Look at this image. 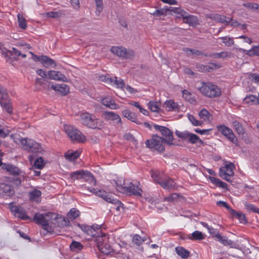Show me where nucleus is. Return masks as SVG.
Returning a JSON list of instances; mask_svg holds the SVG:
<instances>
[{
  "label": "nucleus",
  "instance_id": "nucleus-1",
  "mask_svg": "<svg viewBox=\"0 0 259 259\" xmlns=\"http://www.w3.org/2000/svg\"><path fill=\"white\" fill-rule=\"evenodd\" d=\"M80 123L88 128L93 130H102L105 125L103 120L97 118L94 114L82 112L79 114Z\"/></svg>",
  "mask_w": 259,
  "mask_h": 259
},
{
  "label": "nucleus",
  "instance_id": "nucleus-2",
  "mask_svg": "<svg viewBox=\"0 0 259 259\" xmlns=\"http://www.w3.org/2000/svg\"><path fill=\"white\" fill-rule=\"evenodd\" d=\"M56 220L57 215L52 212H48L44 214L37 213L33 217V220L38 224L40 225L42 228L48 232L52 231V227L49 225L51 219Z\"/></svg>",
  "mask_w": 259,
  "mask_h": 259
},
{
  "label": "nucleus",
  "instance_id": "nucleus-3",
  "mask_svg": "<svg viewBox=\"0 0 259 259\" xmlns=\"http://www.w3.org/2000/svg\"><path fill=\"white\" fill-rule=\"evenodd\" d=\"M198 89L203 95L210 98L219 97L222 94L221 89L210 82H202L201 86Z\"/></svg>",
  "mask_w": 259,
  "mask_h": 259
},
{
  "label": "nucleus",
  "instance_id": "nucleus-4",
  "mask_svg": "<svg viewBox=\"0 0 259 259\" xmlns=\"http://www.w3.org/2000/svg\"><path fill=\"white\" fill-rule=\"evenodd\" d=\"M151 177L155 183L159 184L162 188L165 190H173L176 186V183L172 179L162 174L151 172Z\"/></svg>",
  "mask_w": 259,
  "mask_h": 259
},
{
  "label": "nucleus",
  "instance_id": "nucleus-5",
  "mask_svg": "<svg viewBox=\"0 0 259 259\" xmlns=\"http://www.w3.org/2000/svg\"><path fill=\"white\" fill-rule=\"evenodd\" d=\"M64 130L72 141H76L78 143H83L85 141V136L76 127L71 125H64Z\"/></svg>",
  "mask_w": 259,
  "mask_h": 259
},
{
  "label": "nucleus",
  "instance_id": "nucleus-6",
  "mask_svg": "<svg viewBox=\"0 0 259 259\" xmlns=\"http://www.w3.org/2000/svg\"><path fill=\"white\" fill-rule=\"evenodd\" d=\"M164 143H165L164 138L158 136L157 135H154L152 136L151 139L147 140L145 144L147 147L161 153L165 150Z\"/></svg>",
  "mask_w": 259,
  "mask_h": 259
},
{
  "label": "nucleus",
  "instance_id": "nucleus-7",
  "mask_svg": "<svg viewBox=\"0 0 259 259\" xmlns=\"http://www.w3.org/2000/svg\"><path fill=\"white\" fill-rule=\"evenodd\" d=\"M20 142L24 149L28 152L41 153L42 151L41 145L32 139H22Z\"/></svg>",
  "mask_w": 259,
  "mask_h": 259
},
{
  "label": "nucleus",
  "instance_id": "nucleus-8",
  "mask_svg": "<svg viewBox=\"0 0 259 259\" xmlns=\"http://www.w3.org/2000/svg\"><path fill=\"white\" fill-rule=\"evenodd\" d=\"M110 51L118 57L126 59H131L135 55L133 50H127L122 47H112Z\"/></svg>",
  "mask_w": 259,
  "mask_h": 259
},
{
  "label": "nucleus",
  "instance_id": "nucleus-9",
  "mask_svg": "<svg viewBox=\"0 0 259 259\" xmlns=\"http://www.w3.org/2000/svg\"><path fill=\"white\" fill-rule=\"evenodd\" d=\"M218 131L220 132L223 135L226 137L232 143L238 146L239 142L237 138L236 137L231 129L226 126L224 124H222L217 126Z\"/></svg>",
  "mask_w": 259,
  "mask_h": 259
},
{
  "label": "nucleus",
  "instance_id": "nucleus-10",
  "mask_svg": "<svg viewBox=\"0 0 259 259\" xmlns=\"http://www.w3.org/2000/svg\"><path fill=\"white\" fill-rule=\"evenodd\" d=\"M153 126L155 130L159 131L162 136L165 137L164 141L168 145L172 144L173 133L168 128L157 124H154Z\"/></svg>",
  "mask_w": 259,
  "mask_h": 259
},
{
  "label": "nucleus",
  "instance_id": "nucleus-11",
  "mask_svg": "<svg viewBox=\"0 0 259 259\" xmlns=\"http://www.w3.org/2000/svg\"><path fill=\"white\" fill-rule=\"evenodd\" d=\"M78 226L84 232L91 237H95L101 235V233L99 232V230H101V225L95 224L91 226L78 224Z\"/></svg>",
  "mask_w": 259,
  "mask_h": 259
},
{
  "label": "nucleus",
  "instance_id": "nucleus-12",
  "mask_svg": "<svg viewBox=\"0 0 259 259\" xmlns=\"http://www.w3.org/2000/svg\"><path fill=\"white\" fill-rule=\"evenodd\" d=\"M78 226L84 232L91 237H95L101 235V233L99 232V230H101V225L95 224L91 226L78 224Z\"/></svg>",
  "mask_w": 259,
  "mask_h": 259
},
{
  "label": "nucleus",
  "instance_id": "nucleus-13",
  "mask_svg": "<svg viewBox=\"0 0 259 259\" xmlns=\"http://www.w3.org/2000/svg\"><path fill=\"white\" fill-rule=\"evenodd\" d=\"M78 226L84 232L91 237H95L101 235V233L99 232V230H101V225L95 224L91 226L78 224Z\"/></svg>",
  "mask_w": 259,
  "mask_h": 259
},
{
  "label": "nucleus",
  "instance_id": "nucleus-14",
  "mask_svg": "<svg viewBox=\"0 0 259 259\" xmlns=\"http://www.w3.org/2000/svg\"><path fill=\"white\" fill-rule=\"evenodd\" d=\"M30 53L31 54L32 59L34 61L40 62L42 65L46 68H48L49 66H51L53 65H54V66L56 65L55 61L47 56H37L31 52H30Z\"/></svg>",
  "mask_w": 259,
  "mask_h": 259
},
{
  "label": "nucleus",
  "instance_id": "nucleus-15",
  "mask_svg": "<svg viewBox=\"0 0 259 259\" xmlns=\"http://www.w3.org/2000/svg\"><path fill=\"white\" fill-rule=\"evenodd\" d=\"M15 194V190L12 185L4 183H0V195L2 197H11Z\"/></svg>",
  "mask_w": 259,
  "mask_h": 259
},
{
  "label": "nucleus",
  "instance_id": "nucleus-16",
  "mask_svg": "<svg viewBox=\"0 0 259 259\" xmlns=\"http://www.w3.org/2000/svg\"><path fill=\"white\" fill-rule=\"evenodd\" d=\"M139 183L136 182V184H133L132 182H130L127 184L126 188L127 190L125 193L130 195H133L137 196H141L142 190L141 188H139L138 184Z\"/></svg>",
  "mask_w": 259,
  "mask_h": 259
},
{
  "label": "nucleus",
  "instance_id": "nucleus-17",
  "mask_svg": "<svg viewBox=\"0 0 259 259\" xmlns=\"http://www.w3.org/2000/svg\"><path fill=\"white\" fill-rule=\"evenodd\" d=\"M215 240L224 246H229L232 248H236V244L233 241L228 239L226 236H222L220 234H217Z\"/></svg>",
  "mask_w": 259,
  "mask_h": 259
},
{
  "label": "nucleus",
  "instance_id": "nucleus-18",
  "mask_svg": "<svg viewBox=\"0 0 259 259\" xmlns=\"http://www.w3.org/2000/svg\"><path fill=\"white\" fill-rule=\"evenodd\" d=\"M103 117L106 121L108 120H117V123L121 124V120L118 114L111 111H104L103 113Z\"/></svg>",
  "mask_w": 259,
  "mask_h": 259
},
{
  "label": "nucleus",
  "instance_id": "nucleus-19",
  "mask_svg": "<svg viewBox=\"0 0 259 259\" xmlns=\"http://www.w3.org/2000/svg\"><path fill=\"white\" fill-rule=\"evenodd\" d=\"M48 75L50 79L63 82L67 81V79L66 76L59 71L54 70L49 71L48 72Z\"/></svg>",
  "mask_w": 259,
  "mask_h": 259
},
{
  "label": "nucleus",
  "instance_id": "nucleus-20",
  "mask_svg": "<svg viewBox=\"0 0 259 259\" xmlns=\"http://www.w3.org/2000/svg\"><path fill=\"white\" fill-rule=\"evenodd\" d=\"M2 169L6 170L10 175L14 176L19 175L22 172L21 169H20L18 167L10 163H4Z\"/></svg>",
  "mask_w": 259,
  "mask_h": 259
},
{
  "label": "nucleus",
  "instance_id": "nucleus-21",
  "mask_svg": "<svg viewBox=\"0 0 259 259\" xmlns=\"http://www.w3.org/2000/svg\"><path fill=\"white\" fill-rule=\"evenodd\" d=\"M123 116L131 121L136 123L138 124H141L142 123L137 119L136 114L129 110H124L122 112Z\"/></svg>",
  "mask_w": 259,
  "mask_h": 259
},
{
  "label": "nucleus",
  "instance_id": "nucleus-22",
  "mask_svg": "<svg viewBox=\"0 0 259 259\" xmlns=\"http://www.w3.org/2000/svg\"><path fill=\"white\" fill-rule=\"evenodd\" d=\"M182 17L184 19V22L189 25L195 26L198 24V20L196 16L188 15L187 13L186 14H184Z\"/></svg>",
  "mask_w": 259,
  "mask_h": 259
},
{
  "label": "nucleus",
  "instance_id": "nucleus-23",
  "mask_svg": "<svg viewBox=\"0 0 259 259\" xmlns=\"http://www.w3.org/2000/svg\"><path fill=\"white\" fill-rule=\"evenodd\" d=\"M102 103L104 106L112 109H116L119 107L118 105L115 103V101L109 97L103 98L102 100Z\"/></svg>",
  "mask_w": 259,
  "mask_h": 259
},
{
  "label": "nucleus",
  "instance_id": "nucleus-24",
  "mask_svg": "<svg viewBox=\"0 0 259 259\" xmlns=\"http://www.w3.org/2000/svg\"><path fill=\"white\" fill-rule=\"evenodd\" d=\"M116 189L120 193H125L127 189L126 186L127 183L122 179H117L114 181Z\"/></svg>",
  "mask_w": 259,
  "mask_h": 259
},
{
  "label": "nucleus",
  "instance_id": "nucleus-25",
  "mask_svg": "<svg viewBox=\"0 0 259 259\" xmlns=\"http://www.w3.org/2000/svg\"><path fill=\"white\" fill-rule=\"evenodd\" d=\"M50 85H51V88L52 89L59 92L63 94H66L67 92L68 91L69 88L67 85L65 84H62L61 85L58 84H51L50 83L48 85V87H49Z\"/></svg>",
  "mask_w": 259,
  "mask_h": 259
},
{
  "label": "nucleus",
  "instance_id": "nucleus-26",
  "mask_svg": "<svg viewBox=\"0 0 259 259\" xmlns=\"http://www.w3.org/2000/svg\"><path fill=\"white\" fill-rule=\"evenodd\" d=\"M13 211L16 214H18V217L23 220H30L31 218L26 214L25 210L18 206H15Z\"/></svg>",
  "mask_w": 259,
  "mask_h": 259
},
{
  "label": "nucleus",
  "instance_id": "nucleus-27",
  "mask_svg": "<svg viewBox=\"0 0 259 259\" xmlns=\"http://www.w3.org/2000/svg\"><path fill=\"white\" fill-rule=\"evenodd\" d=\"M227 173L226 177H224V180L228 182H232V177L234 175L233 169L235 168V165L232 162L227 164Z\"/></svg>",
  "mask_w": 259,
  "mask_h": 259
},
{
  "label": "nucleus",
  "instance_id": "nucleus-28",
  "mask_svg": "<svg viewBox=\"0 0 259 259\" xmlns=\"http://www.w3.org/2000/svg\"><path fill=\"white\" fill-rule=\"evenodd\" d=\"M99 232L101 233V235H99V236L95 237V241L98 248H100L107 241L105 233H103L101 229L99 230Z\"/></svg>",
  "mask_w": 259,
  "mask_h": 259
},
{
  "label": "nucleus",
  "instance_id": "nucleus-29",
  "mask_svg": "<svg viewBox=\"0 0 259 259\" xmlns=\"http://www.w3.org/2000/svg\"><path fill=\"white\" fill-rule=\"evenodd\" d=\"M211 18H213L219 23L224 24L226 26H228L230 24V21H228L229 18V17H227L226 16L221 15L219 14L213 15V17H211Z\"/></svg>",
  "mask_w": 259,
  "mask_h": 259
},
{
  "label": "nucleus",
  "instance_id": "nucleus-30",
  "mask_svg": "<svg viewBox=\"0 0 259 259\" xmlns=\"http://www.w3.org/2000/svg\"><path fill=\"white\" fill-rule=\"evenodd\" d=\"M230 212L232 215V217L239 220L240 223H246L245 215L244 213L241 212L240 211H236V210L233 209H231V211Z\"/></svg>",
  "mask_w": 259,
  "mask_h": 259
},
{
  "label": "nucleus",
  "instance_id": "nucleus-31",
  "mask_svg": "<svg viewBox=\"0 0 259 259\" xmlns=\"http://www.w3.org/2000/svg\"><path fill=\"white\" fill-rule=\"evenodd\" d=\"M211 66L198 64L196 66V68L198 71L200 72H209L210 70L213 69L216 67H219V66L213 63H211Z\"/></svg>",
  "mask_w": 259,
  "mask_h": 259
},
{
  "label": "nucleus",
  "instance_id": "nucleus-32",
  "mask_svg": "<svg viewBox=\"0 0 259 259\" xmlns=\"http://www.w3.org/2000/svg\"><path fill=\"white\" fill-rule=\"evenodd\" d=\"M175 250L177 254L183 258H187L190 256V252L183 247L178 246Z\"/></svg>",
  "mask_w": 259,
  "mask_h": 259
},
{
  "label": "nucleus",
  "instance_id": "nucleus-33",
  "mask_svg": "<svg viewBox=\"0 0 259 259\" xmlns=\"http://www.w3.org/2000/svg\"><path fill=\"white\" fill-rule=\"evenodd\" d=\"M240 50L249 56L251 57L255 56L259 57V46H253L249 50H246L243 49H241Z\"/></svg>",
  "mask_w": 259,
  "mask_h": 259
},
{
  "label": "nucleus",
  "instance_id": "nucleus-34",
  "mask_svg": "<svg viewBox=\"0 0 259 259\" xmlns=\"http://www.w3.org/2000/svg\"><path fill=\"white\" fill-rule=\"evenodd\" d=\"M165 109L167 111H176L178 109V105L171 100L166 101L164 104Z\"/></svg>",
  "mask_w": 259,
  "mask_h": 259
},
{
  "label": "nucleus",
  "instance_id": "nucleus-35",
  "mask_svg": "<svg viewBox=\"0 0 259 259\" xmlns=\"http://www.w3.org/2000/svg\"><path fill=\"white\" fill-rule=\"evenodd\" d=\"M84 181L90 183V184H96V180L93 175L89 171L84 170L82 179Z\"/></svg>",
  "mask_w": 259,
  "mask_h": 259
},
{
  "label": "nucleus",
  "instance_id": "nucleus-36",
  "mask_svg": "<svg viewBox=\"0 0 259 259\" xmlns=\"http://www.w3.org/2000/svg\"><path fill=\"white\" fill-rule=\"evenodd\" d=\"M188 238L191 240H201L205 238V235L200 231H195L189 235Z\"/></svg>",
  "mask_w": 259,
  "mask_h": 259
},
{
  "label": "nucleus",
  "instance_id": "nucleus-37",
  "mask_svg": "<svg viewBox=\"0 0 259 259\" xmlns=\"http://www.w3.org/2000/svg\"><path fill=\"white\" fill-rule=\"evenodd\" d=\"M209 179L211 182L215 185L216 186L224 189H227V184L221 181L220 179L214 177H210Z\"/></svg>",
  "mask_w": 259,
  "mask_h": 259
},
{
  "label": "nucleus",
  "instance_id": "nucleus-38",
  "mask_svg": "<svg viewBox=\"0 0 259 259\" xmlns=\"http://www.w3.org/2000/svg\"><path fill=\"white\" fill-rule=\"evenodd\" d=\"M96 195L102 198L107 202H109L111 201L112 197L109 196L107 192L103 190L99 189L96 193Z\"/></svg>",
  "mask_w": 259,
  "mask_h": 259
},
{
  "label": "nucleus",
  "instance_id": "nucleus-39",
  "mask_svg": "<svg viewBox=\"0 0 259 259\" xmlns=\"http://www.w3.org/2000/svg\"><path fill=\"white\" fill-rule=\"evenodd\" d=\"M80 215L79 211L75 208H71L68 212L67 217L68 219L70 220H74Z\"/></svg>",
  "mask_w": 259,
  "mask_h": 259
},
{
  "label": "nucleus",
  "instance_id": "nucleus-40",
  "mask_svg": "<svg viewBox=\"0 0 259 259\" xmlns=\"http://www.w3.org/2000/svg\"><path fill=\"white\" fill-rule=\"evenodd\" d=\"M183 98L191 104H193L196 102L194 97H193L192 94L187 90H184L182 91Z\"/></svg>",
  "mask_w": 259,
  "mask_h": 259
},
{
  "label": "nucleus",
  "instance_id": "nucleus-41",
  "mask_svg": "<svg viewBox=\"0 0 259 259\" xmlns=\"http://www.w3.org/2000/svg\"><path fill=\"white\" fill-rule=\"evenodd\" d=\"M83 171L84 170H80L71 172L69 174L70 178L73 181L82 179Z\"/></svg>",
  "mask_w": 259,
  "mask_h": 259
},
{
  "label": "nucleus",
  "instance_id": "nucleus-42",
  "mask_svg": "<svg viewBox=\"0 0 259 259\" xmlns=\"http://www.w3.org/2000/svg\"><path fill=\"white\" fill-rule=\"evenodd\" d=\"M0 104L3 109L5 110L9 114H11L12 113L13 109L9 99L0 103Z\"/></svg>",
  "mask_w": 259,
  "mask_h": 259
},
{
  "label": "nucleus",
  "instance_id": "nucleus-43",
  "mask_svg": "<svg viewBox=\"0 0 259 259\" xmlns=\"http://www.w3.org/2000/svg\"><path fill=\"white\" fill-rule=\"evenodd\" d=\"M167 12H171L174 13L178 14L179 16H178V17H182V16H183L184 14H186L187 12H185L184 10L181 9L180 8H175V7H167Z\"/></svg>",
  "mask_w": 259,
  "mask_h": 259
},
{
  "label": "nucleus",
  "instance_id": "nucleus-44",
  "mask_svg": "<svg viewBox=\"0 0 259 259\" xmlns=\"http://www.w3.org/2000/svg\"><path fill=\"white\" fill-rule=\"evenodd\" d=\"M70 248L71 251L78 252L83 248V245L79 242L73 241L70 245Z\"/></svg>",
  "mask_w": 259,
  "mask_h": 259
},
{
  "label": "nucleus",
  "instance_id": "nucleus-45",
  "mask_svg": "<svg viewBox=\"0 0 259 259\" xmlns=\"http://www.w3.org/2000/svg\"><path fill=\"white\" fill-rule=\"evenodd\" d=\"M109 202L113 204L114 206L112 208L115 209L117 211H119L120 209H123L124 208L123 204L119 200L112 198L111 201Z\"/></svg>",
  "mask_w": 259,
  "mask_h": 259
},
{
  "label": "nucleus",
  "instance_id": "nucleus-46",
  "mask_svg": "<svg viewBox=\"0 0 259 259\" xmlns=\"http://www.w3.org/2000/svg\"><path fill=\"white\" fill-rule=\"evenodd\" d=\"M187 140L189 143L191 144H195L196 143H203V141L198 136L192 133H190Z\"/></svg>",
  "mask_w": 259,
  "mask_h": 259
},
{
  "label": "nucleus",
  "instance_id": "nucleus-47",
  "mask_svg": "<svg viewBox=\"0 0 259 259\" xmlns=\"http://www.w3.org/2000/svg\"><path fill=\"white\" fill-rule=\"evenodd\" d=\"M232 124L236 132L239 135H243L244 133V130L243 127L242 125L238 121L235 120L233 121Z\"/></svg>",
  "mask_w": 259,
  "mask_h": 259
},
{
  "label": "nucleus",
  "instance_id": "nucleus-48",
  "mask_svg": "<svg viewBox=\"0 0 259 259\" xmlns=\"http://www.w3.org/2000/svg\"><path fill=\"white\" fill-rule=\"evenodd\" d=\"M41 195V191L37 189H34L29 193V199L32 201L35 200L36 199L39 198Z\"/></svg>",
  "mask_w": 259,
  "mask_h": 259
},
{
  "label": "nucleus",
  "instance_id": "nucleus-49",
  "mask_svg": "<svg viewBox=\"0 0 259 259\" xmlns=\"http://www.w3.org/2000/svg\"><path fill=\"white\" fill-rule=\"evenodd\" d=\"M79 154L77 151L72 152L71 153L68 151L65 155V158L70 161L75 160L79 157Z\"/></svg>",
  "mask_w": 259,
  "mask_h": 259
},
{
  "label": "nucleus",
  "instance_id": "nucleus-50",
  "mask_svg": "<svg viewBox=\"0 0 259 259\" xmlns=\"http://www.w3.org/2000/svg\"><path fill=\"white\" fill-rule=\"evenodd\" d=\"M99 249L104 254H107L110 253L111 252H113L111 246L109 244H107L106 242Z\"/></svg>",
  "mask_w": 259,
  "mask_h": 259
},
{
  "label": "nucleus",
  "instance_id": "nucleus-51",
  "mask_svg": "<svg viewBox=\"0 0 259 259\" xmlns=\"http://www.w3.org/2000/svg\"><path fill=\"white\" fill-rule=\"evenodd\" d=\"M9 99V96L6 92V90L3 87L0 85V103Z\"/></svg>",
  "mask_w": 259,
  "mask_h": 259
},
{
  "label": "nucleus",
  "instance_id": "nucleus-52",
  "mask_svg": "<svg viewBox=\"0 0 259 259\" xmlns=\"http://www.w3.org/2000/svg\"><path fill=\"white\" fill-rule=\"evenodd\" d=\"M64 15L62 11H59L56 12L51 11L49 12H47L46 14V16L48 17L53 18H59L61 17L62 15Z\"/></svg>",
  "mask_w": 259,
  "mask_h": 259
},
{
  "label": "nucleus",
  "instance_id": "nucleus-53",
  "mask_svg": "<svg viewBox=\"0 0 259 259\" xmlns=\"http://www.w3.org/2000/svg\"><path fill=\"white\" fill-rule=\"evenodd\" d=\"M199 117L203 119L204 121H209L211 117V115L209 112L205 109L200 111L199 113Z\"/></svg>",
  "mask_w": 259,
  "mask_h": 259
},
{
  "label": "nucleus",
  "instance_id": "nucleus-54",
  "mask_svg": "<svg viewBox=\"0 0 259 259\" xmlns=\"http://www.w3.org/2000/svg\"><path fill=\"white\" fill-rule=\"evenodd\" d=\"M19 26L20 28L25 29L27 27V24L25 19L23 17L22 15L18 14L17 15Z\"/></svg>",
  "mask_w": 259,
  "mask_h": 259
},
{
  "label": "nucleus",
  "instance_id": "nucleus-55",
  "mask_svg": "<svg viewBox=\"0 0 259 259\" xmlns=\"http://www.w3.org/2000/svg\"><path fill=\"white\" fill-rule=\"evenodd\" d=\"M45 164L44 159L42 157H40L35 160L33 166L36 168L41 169L44 167Z\"/></svg>",
  "mask_w": 259,
  "mask_h": 259
},
{
  "label": "nucleus",
  "instance_id": "nucleus-56",
  "mask_svg": "<svg viewBox=\"0 0 259 259\" xmlns=\"http://www.w3.org/2000/svg\"><path fill=\"white\" fill-rule=\"evenodd\" d=\"M148 107L149 109L154 112H158L159 108V103L157 102L150 101L148 104Z\"/></svg>",
  "mask_w": 259,
  "mask_h": 259
},
{
  "label": "nucleus",
  "instance_id": "nucleus-57",
  "mask_svg": "<svg viewBox=\"0 0 259 259\" xmlns=\"http://www.w3.org/2000/svg\"><path fill=\"white\" fill-rule=\"evenodd\" d=\"M255 101L257 102L258 104L259 103V101L257 98L253 95H249L244 99V102L247 104L252 103Z\"/></svg>",
  "mask_w": 259,
  "mask_h": 259
},
{
  "label": "nucleus",
  "instance_id": "nucleus-58",
  "mask_svg": "<svg viewBox=\"0 0 259 259\" xmlns=\"http://www.w3.org/2000/svg\"><path fill=\"white\" fill-rule=\"evenodd\" d=\"M183 51L185 52L186 53H187L188 55L193 54L197 56H199L203 54V53L198 50L190 49L188 48H184L183 49Z\"/></svg>",
  "mask_w": 259,
  "mask_h": 259
},
{
  "label": "nucleus",
  "instance_id": "nucleus-59",
  "mask_svg": "<svg viewBox=\"0 0 259 259\" xmlns=\"http://www.w3.org/2000/svg\"><path fill=\"white\" fill-rule=\"evenodd\" d=\"M190 134V133H189L188 131H185V132H180L179 131H176V135L179 138H180L183 140H187Z\"/></svg>",
  "mask_w": 259,
  "mask_h": 259
},
{
  "label": "nucleus",
  "instance_id": "nucleus-60",
  "mask_svg": "<svg viewBox=\"0 0 259 259\" xmlns=\"http://www.w3.org/2000/svg\"><path fill=\"white\" fill-rule=\"evenodd\" d=\"M96 3V5L97 7L96 14L97 15H99L100 13L102 11L103 9V3L102 0H95Z\"/></svg>",
  "mask_w": 259,
  "mask_h": 259
},
{
  "label": "nucleus",
  "instance_id": "nucleus-61",
  "mask_svg": "<svg viewBox=\"0 0 259 259\" xmlns=\"http://www.w3.org/2000/svg\"><path fill=\"white\" fill-rule=\"evenodd\" d=\"M209 57L213 58H221L227 57V53L222 52L220 53H213L209 55Z\"/></svg>",
  "mask_w": 259,
  "mask_h": 259
},
{
  "label": "nucleus",
  "instance_id": "nucleus-62",
  "mask_svg": "<svg viewBox=\"0 0 259 259\" xmlns=\"http://www.w3.org/2000/svg\"><path fill=\"white\" fill-rule=\"evenodd\" d=\"M243 6L249 9L252 10H259V5L256 3H244Z\"/></svg>",
  "mask_w": 259,
  "mask_h": 259
},
{
  "label": "nucleus",
  "instance_id": "nucleus-63",
  "mask_svg": "<svg viewBox=\"0 0 259 259\" xmlns=\"http://www.w3.org/2000/svg\"><path fill=\"white\" fill-rule=\"evenodd\" d=\"M221 39L223 40V42L227 47H231L234 43L233 38L228 37L227 36L221 37Z\"/></svg>",
  "mask_w": 259,
  "mask_h": 259
},
{
  "label": "nucleus",
  "instance_id": "nucleus-64",
  "mask_svg": "<svg viewBox=\"0 0 259 259\" xmlns=\"http://www.w3.org/2000/svg\"><path fill=\"white\" fill-rule=\"evenodd\" d=\"M113 82L118 88L123 89L124 87V82L123 79L121 78L117 79V77L113 78Z\"/></svg>",
  "mask_w": 259,
  "mask_h": 259
}]
</instances>
